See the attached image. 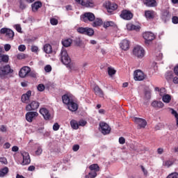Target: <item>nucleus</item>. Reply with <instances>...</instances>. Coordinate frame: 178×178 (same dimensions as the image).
Wrapping results in <instances>:
<instances>
[{
    "label": "nucleus",
    "instance_id": "4",
    "mask_svg": "<svg viewBox=\"0 0 178 178\" xmlns=\"http://www.w3.org/2000/svg\"><path fill=\"white\" fill-rule=\"evenodd\" d=\"M0 34H4L6 41H12L15 37V32L10 29L2 28L0 30Z\"/></svg>",
    "mask_w": 178,
    "mask_h": 178
},
{
    "label": "nucleus",
    "instance_id": "50",
    "mask_svg": "<svg viewBox=\"0 0 178 178\" xmlns=\"http://www.w3.org/2000/svg\"><path fill=\"white\" fill-rule=\"evenodd\" d=\"M50 23L51 24H52V26H56V24H58V19L55 18H51L50 19Z\"/></svg>",
    "mask_w": 178,
    "mask_h": 178
},
{
    "label": "nucleus",
    "instance_id": "59",
    "mask_svg": "<svg viewBox=\"0 0 178 178\" xmlns=\"http://www.w3.org/2000/svg\"><path fill=\"white\" fill-rule=\"evenodd\" d=\"M173 165V163L170 161H167L165 162V166H167V168H170V166H172Z\"/></svg>",
    "mask_w": 178,
    "mask_h": 178
},
{
    "label": "nucleus",
    "instance_id": "8",
    "mask_svg": "<svg viewBox=\"0 0 178 178\" xmlns=\"http://www.w3.org/2000/svg\"><path fill=\"white\" fill-rule=\"evenodd\" d=\"M134 79L136 81H143L145 79V75L143 71L137 70L134 72Z\"/></svg>",
    "mask_w": 178,
    "mask_h": 178
},
{
    "label": "nucleus",
    "instance_id": "3",
    "mask_svg": "<svg viewBox=\"0 0 178 178\" xmlns=\"http://www.w3.org/2000/svg\"><path fill=\"white\" fill-rule=\"evenodd\" d=\"M132 54L134 56H136V58L142 59V58H144V56L145 55V51L144 50V48L141 47V46L136 45L134 47Z\"/></svg>",
    "mask_w": 178,
    "mask_h": 178
},
{
    "label": "nucleus",
    "instance_id": "42",
    "mask_svg": "<svg viewBox=\"0 0 178 178\" xmlns=\"http://www.w3.org/2000/svg\"><path fill=\"white\" fill-rule=\"evenodd\" d=\"M145 99H146V101H149V99H151V92L145 91Z\"/></svg>",
    "mask_w": 178,
    "mask_h": 178
},
{
    "label": "nucleus",
    "instance_id": "45",
    "mask_svg": "<svg viewBox=\"0 0 178 178\" xmlns=\"http://www.w3.org/2000/svg\"><path fill=\"white\" fill-rule=\"evenodd\" d=\"M74 42L77 45V47H79V45H81V39H80V38H76L74 40Z\"/></svg>",
    "mask_w": 178,
    "mask_h": 178
},
{
    "label": "nucleus",
    "instance_id": "49",
    "mask_svg": "<svg viewBox=\"0 0 178 178\" xmlns=\"http://www.w3.org/2000/svg\"><path fill=\"white\" fill-rule=\"evenodd\" d=\"M18 50L20 52H24L26 51V46L24 44H21L18 47Z\"/></svg>",
    "mask_w": 178,
    "mask_h": 178
},
{
    "label": "nucleus",
    "instance_id": "55",
    "mask_svg": "<svg viewBox=\"0 0 178 178\" xmlns=\"http://www.w3.org/2000/svg\"><path fill=\"white\" fill-rule=\"evenodd\" d=\"M89 176L90 178H95V177H97V172L92 171V172H89Z\"/></svg>",
    "mask_w": 178,
    "mask_h": 178
},
{
    "label": "nucleus",
    "instance_id": "2",
    "mask_svg": "<svg viewBox=\"0 0 178 178\" xmlns=\"http://www.w3.org/2000/svg\"><path fill=\"white\" fill-rule=\"evenodd\" d=\"M13 73V70L10 67V65H6L3 66H0V78L1 79H6V76L8 74H11Z\"/></svg>",
    "mask_w": 178,
    "mask_h": 178
},
{
    "label": "nucleus",
    "instance_id": "39",
    "mask_svg": "<svg viewBox=\"0 0 178 178\" xmlns=\"http://www.w3.org/2000/svg\"><path fill=\"white\" fill-rule=\"evenodd\" d=\"M108 75L112 76H113V74H116V70H115V69H113L112 67H108Z\"/></svg>",
    "mask_w": 178,
    "mask_h": 178
},
{
    "label": "nucleus",
    "instance_id": "37",
    "mask_svg": "<svg viewBox=\"0 0 178 178\" xmlns=\"http://www.w3.org/2000/svg\"><path fill=\"white\" fill-rule=\"evenodd\" d=\"M71 127H72L74 130H77L79 129V123H77V121L72 120L70 122Z\"/></svg>",
    "mask_w": 178,
    "mask_h": 178
},
{
    "label": "nucleus",
    "instance_id": "11",
    "mask_svg": "<svg viewBox=\"0 0 178 178\" xmlns=\"http://www.w3.org/2000/svg\"><path fill=\"white\" fill-rule=\"evenodd\" d=\"M40 113L43 116L44 120H51V119L52 118V115H51L49 110L45 108H40Z\"/></svg>",
    "mask_w": 178,
    "mask_h": 178
},
{
    "label": "nucleus",
    "instance_id": "58",
    "mask_svg": "<svg viewBox=\"0 0 178 178\" xmlns=\"http://www.w3.org/2000/svg\"><path fill=\"white\" fill-rule=\"evenodd\" d=\"M17 59L22 60V59H24L26 56H24V54H19L17 55Z\"/></svg>",
    "mask_w": 178,
    "mask_h": 178
},
{
    "label": "nucleus",
    "instance_id": "34",
    "mask_svg": "<svg viewBox=\"0 0 178 178\" xmlns=\"http://www.w3.org/2000/svg\"><path fill=\"white\" fill-rule=\"evenodd\" d=\"M89 169H90L92 172H95L97 173V172H99V166L98 165V164H92L91 165H90Z\"/></svg>",
    "mask_w": 178,
    "mask_h": 178
},
{
    "label": "nucleus",
    "instance_id": "51",
    "mask_svg": "<svg viewBox=\"0 0 178 178\" xmlns=\"http://www.w3.org/2000/svg\"><path fill=\"white\" fill-rule=\"evenodd\" d=\"M7 130L8 129L6 128V126H5V125L0 126V131H1V133H6Z\"/></svg>",
    "mask_w": 178,
    "mask_h": 178
},
{
    "label": "nucleus",
    "instance_id": "31",
    "mask_svg": "<svg viewBox=\"0 0 178 178\" xmlns=\"http://www.w3.org/2000/svg\"><path fill=\"white\" fill-rule=\"evenodd\" d=\"M3 62L4 63H8L9 62V56L3 55L2 53L0 54V63Z\"/></svg>",
    "mask_w": 178,
    "mask_h": 178
},
{
    "label": "nucleus",
    "instance_id": "24",
    "mask_svg": "<svg viewBox=\"0 0 178 178\" xmlns=\"http://www.w3.org/2000/svg\"><path fill=\"white\" fill-rule=\"evenodd\" d=\"M62 101L63 103L65 104V105H68L70 102L73 101V99L70 98V96L68 95L65 94L62 96Z\"/></svg>",
    "mask_w": 178,
    "mask_h": 178
},
{
    "label": "nucleus",
    "instance_id": "32",
    "mask_svg": "<svg viewBox=\"0 0 178 178\" xmlns=\"http://www.w3.org/2000/svg\"><path fill=\"white\" fill-rule=\"evenodd\" d=\"M104 29H108V27H116V24L113 22H106L104 23Z\"/></svg>",
    "mask_w": 178,
    "mask_h": 178
},
{
    "label": "nucleus",
    "instance_id": "5",
    "mask_svg": "<svg viewBox=\"0 0 178 178\" xmlns=\"http://www.w3.org/2000/svg\"><path fill=\"white\" fill-rule=\"evenodd\" d=\"M81 20L84 23H88V22H93L95 20V15L92 13H85L81 15Z\"/></svg>",
    "mask_w": 178,
    "mask_h": 178
},
{
    "label": "nucleus",
    "instance_id": "27",
    "mask_svg": "<svg viewBox=\"0 0 178 178\" xmlns=\"http://www.w3.org/2000/svg\"><path fill=\"white\" fill-rule=\"evenodd\" d=\"M153 108H163V103L161 101L154 100L152 102Z\"/></svg>",
    "mask_w": 178,
    "mask_h": 178
},
{
    "label": "nucleus",
    "instance_id": "47",
    "mask_svg": "<svg viewBox=\"0 0 178 178\" xmlns=\"http://www.w3.org/2000/svg\"><path fill=\"white\" fill-rule=\"evenodd\" d=\"M167 178H178V173L177 172H173L172 174H170Z\"/></svg>",
    "mask_w": 178,
    "mask_h": 178
},
{
    "label": "nucleus",
    "instance_id": "54",
    "mask_svg": "<svg viewBox=\"0 0 178 178\" xmlns=\"http://www.w3.org/2000/svg\"><path fill=\"white\" fill-rule=\"evenodd\" d=\"M86 124H87V121L86 120H80L78 123V126H86Z\"/></svg>",
    "mask_w": 178,
    "mask_h": 178
},
{
    "label": "nucleus",
    "instance_id": "29",
    "mask_svg": "<svg viewBox=\"0 0 178 178\" xmlns=\"http://www.w3.org/2000/svg\"><path fill=\"white\" fill-rule=\"evenodd\" d=\"M92 27H99V26H102V19L97 18L94 19L92 23Z\"/></svg>",
    "mask_w": 178,
    "mask_h": 178
},
{
    "label": "nucleus",
    "instance_id": "17",
    "mask_svg": "<svg viewBox=\"0 0 178 178\" xmlns=\"http://www.w3.org/2000/svg\"><path fill=\"white\" fill-rule=\"evenodd\" d=\"M77 3L81 5L82 6H85L86 8H92L94 6V2L92 1H84V0H75Z\"/></svg>",
    "mask_w": 178,
    "mask_h": 178
},
{
    "label": "nucleus",
    "instance_id": "64",
    "mask_svg": "<svg viewBox=\"0 0 178 178\" xmlns=\"http://www.w3.org/2000/svg\"><path fill=\"white\" fill-rule=\"evenodd\" d=\"M119 143L120 144H124V143H126V139H124L123 137H120L119 138Z\"/></svg>",
    "mask_w": 178,
    "mask_h": 178
},
{
    "label": "nucleus",
    "instance_id": "35",
    "mask_svg": "<svg viewBox=\"0 0 178 178\" xmlns=\"http://www.w3.org/2000/svg\"><path fill=\"white\" fill-rule=\"evenodd\" d=\"M72 39H67L62 42V44L63 45V47H67L72 45Z\"/></svg>",
    "mask_w": 178,
    "mask_h": 178
},
{
    "label": "nucleus",
    "instance_id": "7",
    "mask_svg": "<svg viewBox=\"0 0 178 178\" xmlns=\"http://www.w3.org/2000/svg\"><path fill=\"white\" fill-rule=\"evenodd\" d=\"M40 108V102L36 100H33L30 104L26 105V110L29 112L31 111H37Z\"/></svg>",
    "mask_w": 178,
    "mask_h": 178
},
{
    "label": "nucleus",
    "instance_id": "30",
    "mask_svg": "<svg viewBox=\"0 0 178 178\" xmlns=\"http://www.w3.org/2000/svg\"><path fill=\"white\" fill-rule=\"evenodd\" d=\"M161 19L164 23L169 22V20H170V14L168 12H164Z\"/></svg>",
    "mask_w": 178,
    "mask_h": 178
},
{
    "label": "nucleus",
    "instance_id": "57",
    "mask_svg": "<svg viewBox=\"0 0 178 178\" xmlns=\"http://www.w3.org/2000/svg\"><path fill=\"white\" fill-rule=\"evenodd\" d=\"M72 149L74 152H77V150L78 149H80V145H74L73 147H72Z\"/></svg>",
    "mask_w": 178,
    "mask_h": 178
},
{
    "label": "nucleus",
    "instance_id": "26",
    "mask_svg": "<svg viewBox=\"0 0 178 178\" xmlns=\"http://www.w3.org/2000/svg\"><path fill=\"white\" fill-rule=\"evenodd\" d=\"M42 6V3L40 1H35L34 3L31 5L33 12H37L40 8Z\"/></svg>",
    "mask_w": 178,
    "mask_h": 178
},
{
    "label": "nucleus",
    "instance_id": "1",
    "mask_svg": "<svg viewBox=\"0 0 178 178\" xmlns=\"http://www.w3.org/2000/svg\"><path fill=\"white\" fill-rule=\"evenodd\" d=\"M60 55L61 62L63 63V65H65V66L69 67V69H72V67H73V64L72 63L70 57H69V54H67V51H66L65 49H62Z\"/></svg>",
    "mask_w": 178,
    "mask_h": 178
},
{
    "label": "nucleus",
    "instance_id": "46",
    "mask_svg": "<svg viewBox=\"0 0 178 178\" xmlns=\"http://www.w3.org/2000/svg\"><path fill=\"white\" fill-rule=\"evenodd\" d=\"M38 90L40 92L44 91V90H45V86H44V84L40 83L38 86Z\"/></svg>",
    "mask_w": 178,
    "mask_h": 178
},
{
    "label": "nucleus",
    "instance_id": "63",
    "mask_svg": "<svg viewBox=\"0 0 178 178\" xmlns=\"http://www.w3.org/2000/svg\"><path fill=\"white\" fill-rule=\"evenodd\" d=\"M172 21L174 24H178V17L176 16L173 17L172 19Z\"/></svg>",
    "mask_w": 178,
    "mask_h": 178
},
{
    "label": "nucleus",
    "instance_id": "60",
    "mask_svg": "<svg viewBox=\"0 0 178 178\" xmlns=\"http://www.w3.org/2000/svg\"><path fill=\"white\" fill-rule=\"evenodd\" d=\"M31 49L32 52H38V47L37 46H32Z\"/></svg>",
    "mask_w": 178,
    "mask_h": 178
},
{
    "label": "nucleus",
    "instance_id": "62",
    "mask_svg": "<svg viewBox=\"0 0 178 178\" xmlns=\"http://www.w3.org/2000/svg\"><path fill=\"white\" fill-rule=\"evenodd\" d=\"M36 155H41L42 154V149L41 147H38L35 151Z\"/></svg>",
    "mask_w": 178,
    "mask_h": 178
},
{
    "label": "nucleus",
    "instance_id": "38",
    "mask_svg": "<svg viewBox=\"0 0 178 178\" xmlns=\"http://www.w3.org/2000/svg\"><path fill=\"white\" fill-rule=\"evenodd\" d=\"M127 27L128 30H139L140 29V27L131 24H128Z\"/></svg>",
    "mask_w": 178,
    "mask_h": 178
},
{
    "label": "nucleus",
    "instance_id": "16",
    "mask_svg": "<svg viewBox=\"0 0 178 178\" xmlns=\"http://www.w3.org/2000/svg\"><path fill=\"white\" fill-rule=\"evenodd\" d=\"M30 72H31V68H30V67H23L19 72V76L22 79H24V77H26V76H27Z\"/></svg>",
    "mask_w": 178,
    "mask_h": 178
},
{
    "label": "nucleus",
    "instance_id": "36",
    "mask_svg": "<svg viewBox=\"0 0 178 178\" xmlns=\"http://www.w3.org/2000/svg\"><path fill=\"white\" fill-rule=\"evenodd\" d=\"M162 99L163 102H165V104H169L172 99V97H170V95H165L163 96Z\"/></svg>",
    "mask_w": 178,
    "mask_h": 178
},
{
    "label": "nucleus",
    "instance_id": "52",
    "mask_svg": "<svg viewBox=\"0 0 178 178\" xmlns=\"http://www.w3.org/2000/svg\"><path fill=\"white\" fill-rule=\"evenodd\" d=\"M15 30H17V31L18 33H22V26H20V24L15 25Z\"/></svg>",
    "mask_w": 178,
    "mask_h": 178
},
{
    "label": "nucleus",
    "instance_id": "25",
    "mask_svg": "<svg viewBox=\"0 0 178 178\" xmlns=\"http://www.w3.org/2000/svg\"><path fill=\"white\" fill-rule=\"evenodd\" d=\"M95 95H98L100 98H104V91H102L99 86H95L94 88Z\"/></svg>",
    "mask_w": 178,
    "mask_h": 178
},
{
    "label": "nucleus",
    "instance_id": "28",
    "mask_svg": "<svg viewBox=\"0 0 178 178\" xmlns=\"http://www.w3.org/2000/svg\"><path fill=\"white\" fill-rule=\"evenodd\" d=\"M9 173V168L4 167L0 169V177H5Z\"/></svg>",
    "mask_w": 178,
    "mask_h": 178
},
{
    "label": "nucleus",
    "instance_id": "53",
    "mask_svg": "<svg viewBox=\"0 0 178 178\" xmlns=\"http://www.w3.org/2000/svg\"><path fill=\"white\" fill-rule=\"evenodd\" d=\"M59 124L58 123H55L54 125H53V130H54V131H58V130H59Z\"/></svg>",
    "mask_w": 178,
    "mask_h": 178
},
{
    "label": "nucleus",
    "instance_id": "6",
    "mask_svg": "<svg viewBox=\"0 0 178 178\" xmlns=\"http://www.w3.org/2000/svg\"><path fill=\"white\" fill-rule=\"evenodd\" d=\"M78 33L80 34H84L85 35H89V37H91L92 35H94V29L91 28H84V27H79L77 29Z\"/></svg>",
    "mask_w": 178,
    "mask_h": 178
},
{
    "label": "nucleus",
    "instance_id": "41",
    "mask_svg": "<svg viewBox=\"0 0 178 178\" xmlns=\"http://www.w3.org/2000/svg\"><path fill=\"white\" fill-rule=\"evenodd\" d=\"M165 79L169 81V80H172L173 79V74L172 72L169 71L165 74Z\"/></svg>",
    "mask_w": 178,
    "mask_h": 178
},
{
    "label": "nucleus",
    "instance_id": "19",
    "mask_svg": "<svg viewBox=\"0 0 178 178\" xmlns=\"http://www.w3.org/2000/svg\"><path fill=\"white\" fill-rule=\"evenodd\" d=\"M120 47L122 51H127L130 47V42L127 40H124L120 42Z\"/></svg>",
    "mask_w": 178,
    "mask_h": 178
},
{
    "label": "nucleus",
    "instance_id": "48",
    "mask_svg": "<svg viewBox=\"0 0 178 178\" xmlns=\"http://www.w3.org/2000/svg\"><path fill=\"white\" fill-rule=\"evenodd\" d=\"M159 92H160L159 94H160L161 97H163V95H165V94H166V89H165V88H161L160 89Z\"/></svg>",
    "mask_w": 178,
    "mask_h": 178
},
{
    "label": "nucleus",
    "instance_id": "18",
    "mask_svg": "<svg viewBox=\"0 0 178 178\" xmlns=\"http://www.w3.org/2000/svg\"><path fill=\"white\" fill-rule=\"evenodd\" d=\"M30 97H31V90H28L26 93L22 95L21 97V101L24 104H27L30 100Z\"/></svg>",
    "mask_w": 178,
    "mask_h": 178
},
{
    "label": "nucleus",
    "instance_id": "23",
    "mask_svg": "<svg viewBox=\"0 0 178 178\" xmlns=\"http://www.w3.org/2000/svg\"><path fill=\"white\" fill-rule=\"evenodd\" d=\"M106 8L108 13H111L112 10H116L118 9V4L106 3Z\"/></svg>",
    "mask_w": 178,
    "mask_h": 178
},
{
    "label": "nucleus",
    "instance_id": "61",
    "mask_svg": "<svg viewBox=\"0 0 178 178\" xmlns=\"http://www.w3.org/2000/svg\"><path fill=\"white\" fill-rule=\"evenodd\" d=\"M10 48H11V46L9 44H6L4 45V49L6 52H8V51H10Z\"/></svg>",
    "mask_w": 178,
    "mask_h": 178
},
{
    "label": "nucleus",
    "instance_id": "9",
    "mask_svg": "<svg viewBox=\"0 0 178 178\" xmlns=\"http://www.w3.org/2000/svg\"><path fill=\"white\" fill-rule=\"evenodd\" d=\"M134 122L138 124V129H145L147 126V121L143 118L136 117L134 118Z\"/></svg>",
    "mask_w": 178,
    "mask_h": 178
},
{
    "label": "nucleus",
    "instance_id": "56",
    "mask_svg": "<svg viewBox=\"0 0 178 178\" xmlns=\"http://www.w3.org/2000/svg\"><path fill=\"white\" fill-rule=\"evenodd\" d=\"M19 8L23 10L25 8H26V6L23 1H19Z\"/></svg>",
    "mask_w": 178,
    "mask_h": 178
},
{
    "label": "nucleus",
    "instance_id": "33",
    "mask_svg": "<svg viewBox=\"0 0 178 178\" xmlns=\"http://www.w3.org/2000/svg\"><path fill=\"white\" fill-rule=\"evenodd\" d=\"M44 51L46 54H51L52 52V46L51 44H45L44 46Z\"/></svg>",
    "mask_w": 178,
    "mask_h": 178
},
{
    "label": "nucleus",
    "instance_id": "22",
    "mask_svg": "<svg viewBox=\"0 0 178 178\" xmlns=\"http://www.w3.org/2000/svg\"><path fill=\"white\" fill-rule=\"evenodd\" d=\"M143 3L147 8H155L157 5L156 0H145Z\"/></svg>",
    "mask_w": 178,
    "mask_h": 178
},
{
    "label": "nucleus",
    "instance_id": "43",
    "mask_svg": "<svg viewBox=\"0 0 178 178\" xmlns=\"http://www.w3.org/2000/svg\"><path fill=\"white\" fill-rule=\"evenodd\" d=\"M44 71L47 73H50V72H52V67L50 65H47L44 67Z\"/></svg>",
    "mask_w": 178,
    "mask_h": 178
},
{
    "label": "nucleus",
    "instance_id": "15",
    "mask_svg": "<svg viewBox=\"0 0 178 178\" xmlns=\"http://www.w3.org/2000/svg\"><path fill=\"white\" fill-rule=\"evenodd\" d=\"M143 35L146 44H149L151 41L155 39V35L152 32H145Z\"/></svg>",
    "mask_w": 178,
    "mask_h": 178
},
{
    "label": "nucleus",
    "instance_id": "13",
    "mask_svg": "<svg viewBox=\"0 0 178 178\" xmlns=\"http://www.w3.org/2000/svg\"><path fill=\"white\" fill-rule=\"evenodd\" d=\"M37 116H38V113L35 111L28 112L26 114V120L29 123H31V122H33V120H34Z\"/></svg>",
    "mask_w": 178,
    "mask_h": 178
},
{
    "label": "nucleus",
    "instance_id": "20",
    "mask_svg": "<svg viewBox=\"0 0 178 178\" xmlns=\"http://www.w3.org/2000/svg\"><path fill=\"white\" fill-rule=\"evenodd\" d=\"M145 17L147 20H152L155 17V11L154 10H145Z\"/></svg>",
    "mask_w": 178,
    "mask_h": 178
},
{
    "label": "nucleus",
    "instance_id": "14",
    "mask_svg": "<svg viewBox=\"0 0 178 178\" xmlns=\"http://www.w3.org/2000/svg\"><path fill=\"white\" fill-rule=\"evenodd\" d=\"M120 17L124 20H131L133 19V13L127 10H124L120 14Z\"/></svg>",
    "mask_w": 178,
    "mask_h": 178
},
{
    "label": "nucleus",
    "instance_id": "40",
    "mask_svg": "<svg viewBox=\"0 0 178 178\" xmlns=\"http://www.w3.org/2000/svg\"><path fill=\"white\" fill-rule=\"evenodd\" d=\"M171 111V113L172 115H173L176 119V122H177V126H178V113L177 111H175V109L173 108H170Z\"/></svg>",
    "mask_w": 178,
    "mask_h": 178
},
{
    "label": "nucleus",
    "instance_id": "12",
    "mask_svg": "<svg viewBox=\"0 0 178 178\" xmlns=\"http://www.w3.org/2000/svg\"><path fill=\"white\" fill-rule=\"evenodd\" d=\"M21 155L23 158L22 165H30L31 159H30V154L26 152H22Z\"/></svg>",
    "mask_w": 178,
    "mask_h": 178
},
{
    "label": "nucleus",
    "instance_id": "10",
    "mask_svg": "<svg viewBox=\"0 0 178 178\" xmlns=\"http://www.w3.org/2000/svg\"><path fill=\"white\" fill-rule=\"evenodd\" d=\"M99 127L100 131H102V134H104V136L111 133V128L109 127V125L106 122H100Z\"/></svg>",
    "mask_w": 178,
    "mask_h": 178
},
{
    "label": "nucleus",
    "instance_id": "44",
    "mask_svg": "<svg viewBox=\"0 0 178 178\" xmlns=\"http://www.w3.org/2000/svg\"><path fill=\"white\" fill-rule=\"evenodd\" d=\"M0 162L3 165H8V159L6 157H0Z\"/></svg>",
    "mask_w": 178,
    "mask_h": 178
},
{
    "label": "nucleus",
    "instance_id": "21",
    "mask_svg": "<svg viewBox=\"0 0 178 178\" xmlns=\"http://www.w3.org/2000/svg\"><path fill=\"white\" fill-rule=\"evenodd\" d=\"M67 108L69 111H71V112H76L77 109H79V106L77 104L74 103V102L72 100V102L67 104Z\"/></svg>",
    "mask_w": 178,
    "mask_h": 178
}]
</instances>
